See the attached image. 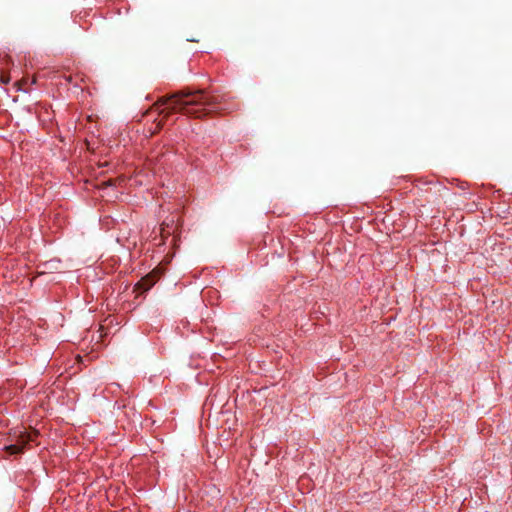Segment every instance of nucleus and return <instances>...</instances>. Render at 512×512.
<instances>
[{"mask_svg":"<svg viewBox=\"0 0 512 512\" xmlns=\"http://www.w3.org/2000/svg\"><path fill=\"white\" fill-rule=\"evenodd\" d=\"M226 94H213L204 90L180 91L160 98L153 109L163 118L173 113H183L195 118H202L212 112L229 111L235 107L227 103Z\"/></svg>","mask_w":512,"mask_h":512,"instance_id":"f257e3e1","label":"nucleus"},{"mask_svg":"<svg viewBox=\"0 0 512 512\" xmlns=\"http://www.w3.org/2000/svg\"><path fill=\"white\" fill-rule=\"evenodd\" d=\"M33 441V438L31 435L22 434L20 436V441L16 444H11L8 446H5V450L12 454H19L22 453L24 450L25 445L29 442Z\"/></svg>","mask_w":512,"mask_h":512,"instance_id":"f03ea898","label":"nucleus"},{"mask_svg":"<svg viewBox=\"0 0 512 512\" xmlns=\"http://www.w3.org/2000/svg\"><path fill=\"white\" fill-rule=\"evenodd\" d=\"M155 284V278L153 275H147L142 278L136 285L137 289L148 291Z\"/></svg>","mask_w":512,"mask_h":512,"instance_id":"7ed1b4c3","label":"nucleus"},{"mask_svg":"<svg viewBox=\"0 0 512 512\" xmlns=\"http://www.w3.org/2000/svg\"><path fill=\"white\" fill-rule=\"evenodd\" d=\"M162 121H163V119L159 120V122L157 123L156 129H160L162 127V125H163Z\"/></svg>","mask_w":512,"mask_h":512,"instance_id":"20e7f679","label":"nucleus"}]
</instances>
